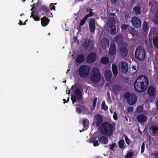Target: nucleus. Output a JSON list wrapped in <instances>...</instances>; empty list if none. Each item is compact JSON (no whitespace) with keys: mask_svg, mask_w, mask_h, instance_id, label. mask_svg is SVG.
Segmentation results:
<instances>
[{"mask_svg":"<svg viewBox=\"0 0 158 158\" xmlns=\"http://www.w3.org/2000/svg\"><path fill=\"white\" fill-rule=\"evenodd\" d=\"M149 84L148 78L145 76L140 75L136 79L134 83V88L136 91L141 93L147 89Z\"/></svg>","mask_w":158,"mask_h":158,"instance_id":"obj_1","label":"nucleus"},{"mask_svg":"<svg viewBox=\"0 0 158 158\" xmlns=\"http://www.w3.org/2000/svg\"><path fill=\"white\" fill-rule=\"evenodd\" d=\"M109 19L107 24L106 30L112 35H115L117 32L116 27L115 25L117 19L114 14H110L108 15Z\"/></svg>","mask_w":158,"mask_h":158,"instance_id":"obj_2","label":"nucleus"},{"mask_svg":"<svg viewBox=\"0 0 158 158\" xmlns=\"http://www.w3.org/2000/svg\"><path fill=\"white\" fill-rule=\"evenodd\" d=\"M101 132L105 135L109 136L111 135L112 131V126L108 123H102L100 127Z\"/></svg>","mask_w":158,"mask_h":158,"instance_id":"obj_3","label":"nucleus"},{"mask_svg":"<svg viewBox=\"0 0 158 158\" xmlns=\"http://www.w3.org/2000/svg\"><path fill=\"white\" fill-rule=\"evenodd\" d=\"M89 78L93 82H98L101 79V76L97 68H94L91 71Z\"/></svg>","mask_w":158,"mask_h":158,"instance_id":"obj_4","label":"nucleus"},{"mask_svg":"<svg viewBox=\"0 0 158 158\" xmlns=\"http://www.w3.org/2000/svg\"><path fill=\"white\" fill-rule=\"evenodd\" d=\"M135 56L138 60H143L145 56V52L144 48L142 47H138L135 52Z\"/></svg>","mask_w":158,"mask_h":158,"instance_id":"obj_5","label":"nucleus"},{"mask_svg":"<svg viewBox=\"0 0 158 158\" xmlns=\"http://www.w3.org/2000/svg\"><path fill=\"white\" fill-rule=\"evenodd\" d=\"M89 71V68L88 66L83 65L80 67L79 73L81 77H85L88 75Z\"/></svg>","mask_w":158,"mask_h":158,"instance_id":"obj_6","label":"nucleus"},{"mask_svg":"<svg viewBox=\"0 0 158 158\" xmlns=\"http://www.w3.org/2000/svg\"><path fill=\"white\" fill-rule=\"evenodd\" d=\"M153 31V29H151V30L149 35V40L151 42L152 37L155 35V36L153 39V42L155 47L158 48V38L156 35L154 34Z\"/></svg>","mask_w":158,"mask_h":158,"instance_id":"obj_7","label":"nucleus"},{"mask_svg":"<svg viewBox=\"0 0 158 158\" xmlns=\"http://www.w3.org/2000/svg\"><path fill=\"white\" fill-rule=\"evenodd\" d=\"M118 68L120 72L123 73H127L128 69L127 63L125 61H122L119 63Z\"/></svg>","mask_w":158,"mask_h":158,"instance_id":"obj_8","label":"nucleus"},{"mask_svg":"<svg viewBox=\"0 0 158 158\" xmlns=\"http://www.w3.org/2000/svg\"><path fill=\"white\" fill-rule=\"evenodd\" d=\"M81 97V92L79 89H77L75 91L74 95H72L71 99L73 104L74 102L79 100Z\"/></svg>","mask_w":158,"mask_h":158,"instance_id":"obj_9","label":"nucleus"},{"mask_svg":"<svg viewBox=\"0 0 158 158\" xmlns=\"http://www.w3.org/2000/svg\"><path fill=\"white\" fill-rule=\"evenodd\" d=\"M128 98L127 100L128 103L131 105L134 104L136 102L137 98L136 96L134 94H127Z\"/></svg>","mask_w":158,"mask_h":158,"instance_id":"obj_10","label":"nucleus"},{"mask_svg":"<svg viewBox=\"0 0 158 158\" xmlns=\"http://www.w3.org/2000/svg\"><path fill=\"white\" fill-rule=\"evenodd\" d=\"M136 118L138 122L142 123L146 122L148 119V117L143 114H140L137 116Z\"/></svg>","mask_w":158,"mask_h":158,"instance_id":"obj_11","label":"nucleus"},{"mask_svg":"<svg viewBox=\"0 0 158 158\" xmlns=\"http://www.w3.org/2000/svg\"><path fill=\"white\" fill-rule=\"evenodd\" d=\"M131 21L133 26L136 27H139L141 25L140 19L136 17L132 18Z\"/></svg>","mask_w":158,"mask_h":158,"instance_id":"obj_12","label":"nucleus"},{"mask_svg":"<svg viewBox=\"0 0 158 158\" xmlns=\"http://www.w3.org/2000/svg\"><path fill=\"white\" fill-rule=\"evenodd\" d=\"M96 55L94 53L90 54L87 56L86 58V61L89 63L93 62L95 60Z\"/></svg>","mask_w":158,"mask_h":158,"instance_id":"obj_13","label":"nucleus"},{"mask_svg":"<svg viewBox=\"0 0 158 158\" xmlns=\"http://www.w3.org/2000/svg\"><path fill=\"white\" fill-rule=\"evenodd\" d=\"M93 15V12L92 10H90L89 11V13L86 15L85 17L84 18L82 19L80 22V25L82 26L84 25L85 23V21L90 16H91Z\"/></svg>","mask_w":158,"mask_h":158,"instance_id":"obj_14","label":"nucleus"},{"mask_svg":"<svg viewBox=\"0 0 158 158\" xmlns=\"http://www.w3.org/2000/svg\"><path fill=\"white\" fill-rule=\"evenodd\" d=\"M102 121V118L100 115H97L95 116L94 124L98 126Z\"/></svg>","mask_w":158,"mask_h":158,"instance_id":"obj_15","label":"nucleus"},{"mask_svg":"<svg viewBox=\"0 0 158 158\" xmlns=\"http://www.w3.org/2000/svg\"><path fill=\"white\" fill-rule=\"evenodd\" d=\"M95 21L94 19L91 20L89 23V28L91 32H93L95 30Z\"/></svg>","mask_w":158,"mask_h":158,"instance_id":"obj_16","label":"nucleus"},{"mask_svg":"<svg viewBox=\"0 0 158 158\" xmlns=\"http://www.w3.org/2000/svg\"><path fill=\"white\" fill-rule=\"evenodd\" d=\"M126 48L127 44L124 42H122L118 46V48L120 51L125 52H127Z\"/></svg>","mask_w":158,"mask_h":158,"instance_id":"obj_17","label":"nucleus"},{"mask_svg":"<svg viewBox=\"0 0 158 158\" xmlns=\"http://www.w3.org/2000/svg\"><path fill=\"white\" fill-rule=\"evenodd\" d=\"M104 76L106 79L107 81H110V80L112 77V73L111 71L109 69H107L105 72Z\"/></svg>","mask_w":158,"mask_h":158,"instance_id":"obj_18","label":"nucleus"},{"mask_svg":"<svg viewBox=\"0 0 158 158\" xmlns=\"http://www.w3.org/2000/svg\"><path fill=\"white\" fill-rule=\"evenodd\" d=\"M109 41L106 39H103L100 43V45L103 48H106L109 46Z\"/></svg>","mask_w":158,"mask_h":158,"instance_id":"obj_19","label":"nucleus"},{"mask_svg":"<svg viewBox=\"0 0 158 158\" xmlns=\"http://www.w3.org/2000/svg\"><path fill=\"white\" fill-rule=\"evenodd\" d=\"M156 90L154 87L150 86L148 89V92L149 94L151 96H153L155 93Z\"/></svg>","mask_w":158,"mask_h":158,"instance_id":"obj_20","label":"nucleus"},{"mask_svg":"<svg viewBox=\"0 0 158 158\" xmlns=\"http://www.w3.org/2000/svg\"><path fill=\"white\" fill-rule=\"evenodd\" d=\"M49 20L46 18L44 17L41 19V23L43 26H45L47 25L49 23Z\"/></svg>","mask_w":158,"mask_h":158,"instance_id":"obj_21","label":"nucleus"},{"mask_svg":"<svg viewBox=\"0 0 158 158\" xmlns=\"http://www.w3.org/2000/svg\"><path fill=\"white\" fill-rule=\"evenodd\" d=\"M115 52L116 49L114 44H111L109 49V53L110 54L112 55H113L115 54Z\"/></svg>","mask_w":158,"mask_h":158,"instance_id":"obj_22","label":"nucleus"},{"mask_svg":"<svg viewBox=\"0 0 158 158\" xmlns=\"http://www.w3.org/2000/svg\"><path fill=\"white\" fill-rule=\"evenodd\" d=\"M158 130V127L156 126L153 125L151 126L149 129V131L150 133H152L153 135L155 134L156 131Z\"/></svg>","mask_w":158,"mask_h":158,"instance_id":"obj_23","label":"nucleus"},{"mask_svg":"<svg viewBox=\"0 0 158 158\" xmlns=\"http://www.w3.org/2000/svg\"><path fill=\"white\" fill-rule=\"evenodd\" d=\"M112 69L113 74L114 76L116 77L118 73V69L116 66L114 64H112Z\"/></svg>","mask_w":158,"mask_h":158,"instance_id":"obj_24","label":"nucleus"},{"mask_svg":"<svg viewBox=\"0 0 158 158\" xmlns=\"http://www.w3.org/2000/svg\"><path fill=\"white\" fill-rule=\"evenodd\" d=\"M84 60V56L81 55H79L77 57L76 60V61L78 63H81Z\"/></svg>","mask_w":158,"mask_h":158,"instance_id":"obj_25","label":"nucleus"},{"mask_svg":"<svg viewBox=\"0 0 158 158\" xmlns=\"http://www.w3.org/2000/svg\"><path fill=\"white\" fill-rule=\"evenodd\" d=\"M83 123L84 127L85 128V129H87L89 124V120L87 119H84L83 121Z\"/></svg>","mask_w":158,"mask_h":158,"instance_id":"obj_26","label":"nucleus"},{"mask_svg":"<svg viewBox=\"0 0 158 158\" xmlns=\"http://www.w3.org/2000/svg\"><path fill=\"white\" fill-rule=\"evenodd\" d=\"M101 63L104 64H106L108 63L109 59L108 58L106 57H103L101 60Z\"/></svg>","mask_w":158,"mask_h":158,"instance_id":"obj_27","label":"nucleus"},{"mask_svg":"<svg viewBox=\"0 0 158 158\" xmlns=\"http://www.w3.org/2000/svg\"><path fill=\"white\" fill-rule=\"evenodd\" d=\"M100 141L104 144H106L107 143L108 140L107 138L102 137L100 139Z\"/></svg>","mask_w":158,"mask_h":158,"instance_id":"obj_28","label":"nucleus"},{"mask_svg":"<svg viewBox=\"0 0 158 158\" xmlns=\"http://www.w3.org/2000/svg\"><path fill=\"white\" fill-rule=\"evenodd\" d=\"M136 110L138 113H140L142 112L143 110V106H138L137 107Z\"/></svg>","mask_w":158,"mask_h":158,"instance_id":"obj_29","label":"nucleus"},{"mask_svg":"<svg viewBox=\"0 0 158 158\" xmlns=\"http://www.w3.org/2000/svg\"><path fill=\"white\" fill-rule=\"evenodd\" d=\"M124 141L123 140L121 139L120 140L119 142V147L121 148H124Z\"/></svg>","mask_w":158,"mask_h":158,"instance_id":"obj_30","label":"nucleus"},{"mask_svg":"<svg viewBox=\"0 0 158 158\" xmlns=\"http://www.w3.org/2000/svg\"><path fill=\"white\" fill-rule=\"evenodd\" d=\"M143 29L145 32H146L148 30V25L147 23L145 22L143 24Z\"/></svg>","mask_w":158,"mask_h":158,"instance_id":"obj_31","label":"nucleus"},{"mask_svg":"<svg viewBox=\"0 0 158 158\" xmlns=\"http://www.w3.org/2000/svg\"><path fill=\"white\" fill-rule=\"evenodd\" d=\"M31 17H33L35 21H39L40 19V18L39 17L35 16L34 11H32L31 13Z\"/></svg>","mask_w":158,"mask_h":158,"instance_id":"obj_32","label":"nucleus"},{"mask_svg":"<svg viewBox=\"0 0 158 158\" xmlns=\"http://www.w3.org/2000/svg\"><path fill=\"white\" fill-rule=\"evenodd\" d=\"M133 155V153L132 152H128L126 155L125 156V158H131Z\"/></svg>","mask_w":158,"mask_h":158,"instance_id":"obj_33","label":"nucleus"},{"mask_svg":"<svg viewBox=\"0 0 158 158\" xmlns=\"http://www.w3.org/2000/svg\"><path fill=\"white\" fill-rule=\"evenodd\" d=\"M134 11L136 14H140V9L138 6L135 7L134 9Z\"/></svg>","mask_w":158,"mask_h":158,"instance_id":"obj_34","label":"nucleus"},{"mask_svg":"<svg viewBox=\"0 0 158 158\" xmlns=\"http://www.w3.org/2000/svg\"><path fill=\"white\" fill-rule=\"evenodd\" d=\"M102 108L103 109H104L105 110H107V107L106 105L105 102H103L102 103Z\"/></svg>","mask_w":158,"mask_h":158,"instance_id":"obj_35","label":"nucleus"},{"mask_svg":"<svg viewBox=\"0 0 158 158\" xmlns=\"http://www.w3.org/2000/svg\"><path fill=\"white\" fill-rule=\"evenodd\" d=\"M97 101V99L96 98H95L94 100V101L93 102V110L95 108V107L96 106V104Z\"/></svg>","mask_w":158,"mask_h":158,"instance_id":"obj_36","label":"nucleus"},{"mask_svg":"<svg viewBox=\"0 0 158 158\" xmlns=\"http://www.w3.org/2000/svg\"><path fill=\"white\" fill-rule=\"evenodd\" d=\"M144 147H145V144L144 143H143L142 145H141V153H143L144 152Z\"/></svg>","mask_w":158,"mask_h":158,"instance_id":"obj_37","label":"nucleus"},{"mask_svg":"<svg viewBox=\"0 0 158 158\" xmlns=\"http://www.w3.org/2000/svg\"><path fill=\"white\" fill-rule=\"evenodd\" d=\"M125 138L126 143L127 144H129L130 143V140L128 138L127 136H125Z\"/></svg>","mask_w":158,"mask_h":158,"instance_id":"obj_38","label":"nucleus"},{"mask_svg":"<svg viewBox=\"0 0 158 158\" xmlns=\"http://www.w3.org/2000/svg\"><path fill=\"white\" fill-rule=\"evenodd\" d=\"M128 27V26L127 25H125V24H123L122 25V29L123 30H126L127 29Z\"/></svg>","mask_w":158,"mask_h":158,"instance_id":"obj_39","label":"nucleus"},{"mask_svg":"<svg viewBox=\"0 0 158 158\" xmlns=\"http://www.w3.org/2000/svg\"><path fill=\"white\" fill-rule=\"evenodd\" d=\"M93 143L94 146H97L99 145V143L97 140L94 141Z\"/></svg>","mask_w":158,"mask_h":158,"instance_id":"obj_40","label":"nucleus"},{"mask_svg":"<svg viewBox=\"0 0 158 158\" xmlns=\"http://www.w3.org/2000/svg\"><path fill=\"white\" fill-rule=\"evenodd\" d=\"M113 118L115 120H116L117 119V115L115 112H114V114L113 115Z\"/></svg>","mask_w":158,"mask_h":158,"instance_id":"obj_41","label":"nucleus"},{"mask_svg":"<svg viewBox=\"0 0 158 158\" xmlns=\"http://www.w3.org/2000/svg\"><path fill=\"white\" fill-rule=\"evenodd\" d=\"M133 108L130 107L127 109V111L128 112H132L133 111Z\"/></svg>","mask_w":158,"mask_h":158,"instance_id":"obj_42","label":"nucleus"},{"mask_svg":"<svg viewBox=\"0 0 158 158\" xmlns=\"http://www.w3.org/2000/svg\"><path fill=\"white\" fill-rule=\"evenodd\" d=\"M115 144L114 143H113L111 145H109L110 148L111 149L113 148H114V147L115 146Z\"/></svg>","mask_w":158,"mask_h":158,"instance_id":"obj_43","label":"nucleus"},{"mask_svg":"<svg viewBox=\"0 0 158 158\" xmlns=\"http://www.w3.org/2000/svg\"><path fill=\"white\" fill-rule=\"evenodd\" d=\"M75 87H76V86H75V85L73 86H72V88H71V89L70 90L68 91V93L67 92V90L66 91V93H67V94H69L70 91L72 90V89H73V88H75Z\"/></svg>","mask_w":158,"mask_h":158,"instance_id":"obj_44","label":"nucleus"},{"mask_svg":"<svg viewBox=\"0 0 158 158\" xmlns=\"http://www.w3.org/2000/svg\"><path fill=\"white\" fill-rule=\"evenodd\" d=\"M53 3L51 4L50 6V7L51 9V10H55V7L53 5Z\"/></svg>","mask_w":158,"mask_h":158,"instance_id":"obj_45","label":"nucleus"},{"mask_svg":"<svg viewBox=\"0 0 158 158\" xmlns=\"http://www.w3.org/2000/svg\"><path fill=\"white\" fill-rule=\"evenodd\" d=\"M82 110H81V109L77 108V112L80 113H81V112Z\"/></svg>","mask_w":158,"mask_h":158,"instance_id":"obj_46","label":"nucleus"},{"mask_svg":"<svg viewBox=\"0 0 158 158\" xmlns=\"http://www.w3.org/2000/svg\"><path fill=\"white\" fill-rule=\"evenodd\" d=\"M111 1L114 3H115L117 2V0H111Z\"/></svg>","mask_w":158,"mask_h":158,"instance_id":"obj_47","label":"nucleus"},{"mask_svg":"<svg viewBox=\"0 0 158 158\" xmlns=\"http://www.w3.org/2000/svg\"><path fill=\"white\" fill-rule=\"evenodd\" d=\"M155 155L156 157H158V152H156L155 153Z\"/></svg>","mask_w":158,"mask_h":158,"instance_id":"obj_48","label":"nucleus"},{"mask_svg":"<svg viewBox=\"0 0 158 158\" xmlns=\"http://www.w3.org/2000/svg\"><path fill=\"white\" fill-rule=\"evenodd\" d=\"M156 105L157 108L158 110V100L156 102Z\"/></svg>","mask_w":158,"mask_h":158,"instance_id":"obj_49","label":"nucleus"},{"mask_svg":"<svg viewBox=\"0 0 158 158\" xmlns=\"http://www.w3.org/2000/svg\"><path fill=\"white\" fill-rule=\"evenodd\" d=\"M19 24L20 25H23V23H22V22L21 21V20L20 21V22H19Z\"/></svg>","mask_w":158,"mask_h":158,"instance_id":"obj_50","label":"nucleus"},{"mask_svg":"<svg viewBox=\"0 0 158 158\" xmlns=\"http://www.w3.org/2000/svg\"><path fill=\"white\" fill-rule=\"evenodd\" d=\"M65 100H66L65 99H63V101H64V104L65 103Z\"/></svg>","mask_w":158,"mask_h":158,"instance_id":"obj_51","label":"nucleus"},{"mask_svg":"<svg viewBox=\"0 0 158 158\" xmlns=\"http://www.w3.org/2000/svg\"><path fill=\"white\" fill-rule=\"evenodd\" d=\"M155 66H156V64H154V69H156V67H155Z\"/></svg>","mask_w":158,"mask_h":158,"instance_id":"obj_52","label":"nucleus"},{"mask_svg":"<svg viewBox=\"0 0 158 158\" xmlns=\"http://www.w3.org/2000/svg\"><path fill=\"white\" fill-rule=\"evenodd\" d=\"M110 112L111 113L113 112L111 110H110Z\"/></svg>","mask_w":158,"mask_h":158,"instance_id":"obj_53","label":"nucleus"},{"mask_svg":"<svg viewBox=\"0 0 158 158\" xmlns=\"http://www.w3.org/2000/svg\"><path fill=\"white\" fill-rule=\"evenodd\" d=\"M157 18H158V11L157 12Z\"/></svg>","mask_w":158,"mask_h":158,"instance_id":"obj_54","label":"nucleus"},{"mask_svg":"<svg viewBox=\"0 0 158 158\" xmlns=\"http://www.w3.org/2000/svg\"><path fill=\"white\" fill-rule=\"evenodd\" d=\"M69 98H68V99H67V102L69 101Z\"/></svg>","mask_w":158,"mask_h":158,"instance_id":"obj_55","label":"nucleus"},{"mask_svg":"<svg viewBox=\"0 0 158 158\" xmlns=\"http://www.w3.org/2000/svg\"><path fill=\"white\" fill-rule=\"evenodd\" d=\"M33 9V7H32V8L31 9V10H32Z\"/></svg>","mask_w":158,"mask_h":158,"instance_id":"obj_56","label":"nucleus"},{"mask_svg":"<svg viewBox=\"0 0 158 158\" xmlns=\"http://www.w3.org/2000/svg\"><path fill=\"white\" fill-rule=\"evenodd\" d=\"M23 15V14H21V15H20V16H22V15Z\"/></svg>","mask_w":158,"mask_h":158,"instance_id":"obj_57","label":"nucleus"},{"mask_svg":"<svg viewBox=\"0 0 158 158\" xmlns=\"http://www.w3.org/2000/svg\"><path fill=\"white\" fill-rule=\"evenodd\" d=\"M69 71V69L68 70H67V72H68Z\"/></svg>","mask_w":158,"mask_h":158,"instance_id":"obj_58","label":"nucleus"},{"mask_svg":"<svg viewBox=\"0 0 158 158\" xmlns=\"http://www.w3.org/2000/svg\"><path fill=\"white\" fill-rule=\"evenodd\" d=\"M26 24V23H24V25H25Z\"/></svg>","mask_w":158,"mask_h":158,"instance_id":"obj_59","label":"nucleus"},{"mask_svg":"<svg viewBox=\"0 0 158 158\" xmlns=\"http://www.w3.org/2000/svg\"><path fill=\"white\" fill-rule=\"evenodd\" d=\"M34 0H32V2H34Z\"/></svg>","mask_w":158,"mask_h":158,"instance_id":"obj_60","label":"nucleus"},{"mask_svg":"<svg viewBox=\"0 0 158 158\" xmlns=\"http://www.w3.org/2000/svg\"><path fill=\"white\" fill-rule=\"evenodd\" d=\"M80 132H81L82 131H81V130H80Z\"/></svg>","mask_w":158,"mask_h":158,"instance_id":"obj_61","label":"nucleus"},{"mask_svg":"<svg viewBox=\"0 0 158 158\" xmlns=\"http://www.w3.org/2000/svg\"><path fill=\"white\" fill-rule=\"evenodd\" d=\"M132 68H133V69H134V67H133Z\"/></svg>","mask_w":158,"mask_h":158,"instance_id":"obj_62","label":"nucleus"},{"mask_svg":"<svg viewBox=\"0 0 158 158\" xmlns=\"http://www.w3.org/2000/svg\"><path fill=\"white\" fill-rule=\"evenodd\" d=\"M145 114H146V113H145Z\"/></svg>","mask_w":158,"mask_h":158,"instance_id":"obj_63","label":"nucleus"},{"mask_svg":"<svg viewBox=\"0 0 158 158\" xmlns=\"http://www.w3.org/2000/svg\"><path fill=\"white\" fill-rule=\"evenodd\" d=\"M39 0H38V1H39Z\"/></svg>","mask_w":158,"mask_h":158,"instance_id":"obj_64","label":"nucleus"}]
</instances>
